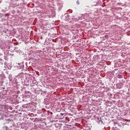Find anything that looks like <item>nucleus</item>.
<instances>
[{
  "instance_id": "obj_1",
  "label": "nucleus",
  "mask_w": 130,
  "mask_h": 130,
  "mask_svg": "<svg viewBox=\"0 0 130 130\" xmlns=\"http://www.w3.org/2000/svg\"><path fill=\"white\" fill-rule=\"evenodd\" d=\"M4 129H5V130H10V128H9V127H8V126H5L4 127Z\"/></svg>"
},
{
  "instance_id": "obj_2",
  "label": "nucleus",
  "mask_w": 130,
  "mask_h": 130,
  "mask_svg": "<svg viewBox=\"0 0 130 130\" xmlns=\"http://www.w3.org/2000/svg\"><path fill=\"white\" fill-rule=\"evenodd\" d=\"M61 115H63V114H61Z\"/></svg>"
}]
</instances>
